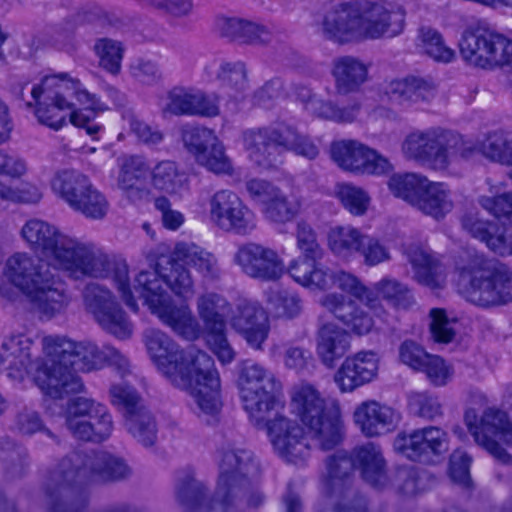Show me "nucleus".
<instances>
[{"instance_id":"55","label":"nucleus","mask_w":512,"mask_h":512,"mask_svg":"<svg viewBox=\"0 0 512 512\" xmlns=\"http://www.w3.org/2000/svg\"><path fill=\"white\" fill-rule=\"evenodd\" d=\"M196 163L217 175H231L233 164L225 152L223 143L216 138L203 154L196 159Z\"/></svg>"},{"instance_id":"54","label":"nucleus","mask_w":512,"mask_h":512,"mask_svg":"<svg viewBox=\"0 0 512 512\" xmlns=\"http://www.w3.org/2000/svg\"><path fill=\"white\" fill-rule=\"evenodd\" d=\"M489 192L491 195H482L478 198L479 205L489 214L496 218H507L512 222V191L500 193L502 187L498 184H492L487 179Z\"/></svg>"},{"instance_id":"7","label":"nucleus","mask_w":512,"mask_h":512,"mask_svg":"<svg viewBox=\"0 0 512 512\" xmlns=\"http://www.w3.org/2000/svg\"><path fill=\"white\" fill-rule=\"evenodd\" d=\"M31 96L35 101L43 97L36 109L40 123L59 130L69 115L74 126L84 128L89 136L97 139L102 126L93 123L90 115L75 110L71 99L76 98L86 111L93 114L107 110V106L95 94L90 93L78 79L67 73L45 76L40 85L33 87Z\"/></svg>"},{"instance_id":"26","label":"nucleus","mask_w":512,"mask_h":512,"mask_svg":"<svg viewBox=\"0 0 512 512\" xmlns=\"http://www.w3.org/2000/svg\"><path fill=\"white\" fill-rule=\"evenodd\" d=\"M379 359L374 351H360L347 357L334 374L341 392H352L377 376Z\"/></svg>"},{"instance_id":"11","label":"nucleus","mask_w":512,"mask_h":512,"mask_svg":"<svg viewBox=\"0 0 512 512\" xmlns=\"http://www.w3.org/2000/svg\"><path fill=\"white\" fill-rule=\"evenodd\" d=\"M237 386L244 410L255 426L264 423L275 408L281 383L263 365L245 360L238 368Z\"/></svg>"},{"instance_id":"44","label":"nucleus","mask_w":512,"mask_h":512,"mask_svg":"<svg viewBox=\"0 0 512 512\" xmlns=\"http://www.w3.org/2000/svg\"><path fill=\"white\" fill-rule=\"evenodd\" d=\"M197 313L205 331L226 326V314L230 310L227 299L216 292H205L197 298Z\"/></svg>"},{"instance_id":"16","label":"nucleus","mask_w":512,"mask_h":512,"mask_svg":"<svg viewBox=\"0 0 512 512\" xmlns=\"http://www.w3.org/2000/svg\"><path fill=\"white\" fill-rule=\"evenodd\" d=\"M65 422L71 434L84 441H105L114 429L108 408L87 397H76L68 402Z\"/></svg>"},{"instance_id":"29","label":"nucleus","mask_w":512,"mask_h":512,"mask_svg":"<svg viewBox=\"0 0 512 512\" xmlns=\"http://www.w3.org/2000/svg\"><path fill=\"white\" fill-rule=\"evenodd\" d=\"M345 456L352 462V468L358 466L361 470L363 479L375 488H384L390 482V477L387 474L386 462L379 447L373 443H367L363 446L357 447L353 451V458L348 457L346 454L338 453L330 456L329 458H336ZM352 471L351 469L349 478L350 485H352Z\"/></svg>"},{"instance_id":"17","label":"nucleus","mask_w":512,"mask_h":512,"mask_svg":"<svg viewBox=\"0 0 512 512\" xmlns=\"http://www.w3.org/2000/svg\"><path fill=\"white\" fill-rule=\"evenodd\" d=\"M208 217L221 231L250 235L257 227L255 213L232 190L221 189L208 200Z\"/></svg>"},{"instance_id":"2","label":"nucleus","mask_w":512,"mask_h":512,"mask_svg":"<svg viewBox=\"0 0 512 512\" xmlns=\"http://www.w3.org/2000/svg\"><path fill=\"white\" fill-rule=\"evenodd\" d=\"M21 236L49 267L74 280L112 278L124 303L131 310H138L129 285L128 265L124 260H117L93 243L66 234L55 225L37 218L23 225Z\"/></svg>"},{"instance_id":"33","label":"nucleus","mask_w":512,"mask_h":512,"mask_svg":"<svg viewBox=\"0 0 512 512\" xmlns=\"http://www.w3.org/2000/svg\"><path fill=\"white\" fill-rule=\"evenodd\" d=\"M455 207L453 192L444 182L428 178L417 197L413 208L436 221L444 219Z\"/></svg>"},{"instance_id":"36","label":"nucleus","mask_w":512,"mask_h":512,"mask_svg":"<svg viewBox=\"0 0 512 512\" xmlns=\"http://www.w3.org/2000/svg\"><path fill=\"white\" fill-rule=\"evenodd\" d=\"M408 261L413 268V278L420 285L431 290L441 289L445 284L442 264L428 251L411 247L407 251Z\"/></svg>"},{"instance_id":"20","label":"nucleus","mask_w":512,"mask_h":512,"mask_svg":"<svg viewBox=\"0 0 512 512\" xmlns=\"http://www.w3.org/2000/svg\"><path fill=\"white\" fill-rule=\"evenodd\" d=\"M241 141L254 165L263 170L275 168L281 162L283 123L245 129Z\"/></svg>"},{"instance_id":"60","label":"nucleus","mask_w":512,"mask_h":512,"mask_svg":"<svg viewBox=\"0 0 512 512\" xmlns=\"http://www.w3.org/2000/svg\"><path fill=\"white\" fill-rule=\"evenodd\" d=\"M79 200L80 202H78L74 211L81 213L86 218L99 220L104 218L108 212L109 202L107 198L93 184Z\"/></svg>"},{"instance_id":"49","label":"nucleus","mask_w":512,"mask_h":512,"mask_svg":"<svg viewBox=\"0 0 512 512\" xmlns=\"http://www.w3.org/2000/svg\"><path fill=\"white\" fill-rule=\"evenodd\" d=\"M301 209V201L280 188L262 208L264 217L274 223L284 224L293 220Z\"/></svg>"},{"instance_id":"39","label":"nucleus","mask_w":512,"mask_h":512,"mask_svg":"<svg viewBox=\"0 0 512 512\" xmlns=\"http://www.w3.org/2000/svg\"><path fill=\"white\" fill-rule=\"evenodd\" d=\"M217 25L223 37L241 44H263L272 38L266 26L242 18L223 17Z\"/></svg>"},{"instance_id":"24","label":"nucleus","mask_w":512,"mask_h":512,"mask_svg":"<svg viewBox=\"0 0 512 512\" xmlns=\"http://www.w3.org/2000/svg\"><path fill=\"white\" fill-rule=\"evenodd\" d=\"M229 323L250 347L256 350L263 349L270 332V321L267 312L257 301L240 300Z\"/></svg>"},{"instance_id":"48","label":"nucleus","mask_w":512,"mask_h":512,"mask_svg":"<svg viewBox=\"0 0 512 512\" xmlns=\"http://www.w3.org/2000/svg\"><path fill=\"white\" fill-rule=\"evenodd\" d=\"M363 236L352 226H336L328 232V247L335 256L347 260L359 252Z\"/></svg>"},{"instance_id":"35","label":"nucleus","mask_w":512,"mask_h":512,"mask_svg":"<svg viewBox=\"0 0 512 512\" xmlns=\"http://www.w3.org/2000/svg\"><path fill=\"white\" fill-rule=\"evenodd\" d=\"M350 346L351 337L343 328L329 323L319 329L316 351L326 367L333 368L336 362L346 355Z\"/></svg>"},{"instance_id":"30","label":"nucleus","mask_w":512,"mask_h":512,"mask_svg":"<svg viewBox=\"0 0 512 512\" xmlns=\"http://www.w3.org/2000/svg\"><path fill=\"white\" fill-rule=\"evenodd\" d=\"M162 324L175 334L186 339L195 340L200 335V325L187 304L177 305L170 296L151 310Z\"/></svg>"},{"instance_id":"61","label":"nucleus","mask_w":512,"mask_h":512,"mask_svg":"<svg viewBox=\"0 0 512 512\" xmlns=\"http://www.w3.org/2000/svg\"><path fill=\"white\" fill-rule=\"evenodd\" d=\"M267 301L277 317L294 318L301 312L300 298L286 290H271Z\"/></svg>"},{"instance_id":"32","label":"nucleus","mask_w":512,"mask_h":512,"mask_svg":"<svg viewBox=\"0 0 512 512\" xmlns=\"http://www.w3.org/2000/svg\"><path fill=\"white\" fill-rule=\"evenodd\" d=\"M386 93L390 100L402 107H420L436 97V86L423 78L407 77L389 83Z\"/></svg>"},{"instance_id":"38","label":"nucleus","mask_w":512,"mask_h":512,"mask_svg":"<svg viewBox=\"0 0 512 512\" xmlns=\"http://www.w3.org/2000/svg\"><path fill=\"white\" fill-rule=\"evenodd\" d=\"M150 178L152 187L165 194L180 196L190 188L188 174L172 160H162L150 167Z\"/></svg>"},{"instance_id":"58","label":"nucleus","mask_w":512,"mask_h":512,"mask_svg":"<svg viewBox=\"0 0 512 512\" xmlns=\"http://www.w3.org/2000/svg\"><path fill=\"white\" fill-rule=\"evenodd\" d=\"M122 119L128 125L130 132L143 144L154 146L164 140V133L157 126L141 120L131 108L122 111Z\"/></svg>"},{"instance_id":"64","label":"nucleus","mask_w":512,"mask_h":512,"mask_svg":"<svg viewBox=\"0 0 512 512\" xmlns=\"http://www.w3.org/2000/svg\"><path fill=\"white\" fill-rule=\"evenodd\" d=\"M409 406L416 416L425 420H435L443 415V407L439 397L428 392L411 394Z\"/></svg>"},{"instance_id":"14","label":"nucleus","mask_w":512,"mask_h":512,"mask_svg":"<svg viewBox=\"0 0 512 512\" xmlns=\"http://www.w3.org/2000/svg\"><path fill=\"white\" fill-rule=\"evenodd\" d=\"M463 60L481 69L512 64V40L487 26L468 27L459 42Z\"/></svg>"},{"instance_id":"34","label":"nucleus","mask_w":512,"mask_h":512,"mask_svg":"<svg viewBox=\"0 0 512 512\" xmlns=\"http://www.w3.org/2000/svg\"><path fill=\"white\" fill-rule=\"evenodd\" d=\"M169 259L165 255H158L150 259L153 270L141 271L136 279L134 289L139 293L151 311L154 305L157 306L170 294L163 287V265L168 263Z\"/></svg>"},{"instance_id":"10","label":"nucleus","mask_w":512,"mask_h":512,"mask_svg":"<svg viewBox=\"0 0 512 512\" xmlns=\"http://www.w3.org/2000/svg\"><path fill=\"white\" fill-rule=\"evenodd\" d=\"M458 272V289L467 301L480 307L512 301V273L504 265L474 255Z\"/></svg>"},{"instance_id":"59","label":"nucleus","mask_w":512,"mask_h":512,"mask_svg":"<svg viewBox=\"0 0 512 512\" xmlns=\"http://www.w3.org/2000/svg\"><path fill=\"white\" fill-rule=\"evenodd\" d=\"M181 138L185 149L196 160L208 149L217 136L206 127L185 126L182 128Z\"/></svg>"},{"instance_id":"63","label":"nucleus","mask_w":512,"mask_h":512,"mask_svg":"<svg viewBox=\"0 0 512 512\" xmlns=\"http://www.w3.org/2000/svg\"><path fill=\"white\" fill-rule=\"evenodd\" d=\"M336 194L350 213L362 215L366 212L370 198L362 188L342 183L337 185Z\"/></svg>"},{"instance_id":"62","label":"nucleus","mask_w":512,"mask_h":512,"mask_svg":"<svg viewBox=\"0 0 512 512\" xmlns=\"http://www.w3.org/2000/svg\"><path fill=\"white\" fill-rule=\"evenodd\" d=\"M297 247L302 255L297 259L320 260L324 250L318 242L316 232L310 224L299 221L296 226Z\"/></svg>"},{"instance_id":"13","label":"nucleus","mask_w":512,"mask_h":512,"mask_svg":"<svg viewBox=\"0 0 512 512\" xmlns=\"http://www.w3.org/2000/svg\"><path fill=\"white\" fill-rule=\"evenodd\" d=\"M177 499L181 505L193 510L197 507L203 512H243L245 508L257 509L265 502V496L257 485V479H251L249 487L240 495L231 492L227 497H217L204 503V486L189 472L178 478Z\"/></svg>"},{"instance_id":"18","label":"nucleus","mask_w":512,"mask_h":512,"mask_svg":"<svg viewBox=\"0 0 512 512\" xmlns=\"http://www.w3.org/2000/svg\"><path fill=\"white\" fill-rule=\"evenodd\" d=\"M259 475L260 466L253 453L229 445L222 449L216 496L227 497L231 492L240 495L249 487L251 479H258Z\"/></svg>"},{"instance_id":"21","label":"nucleus","mask_w":512,"mask_h":512,"mask_svg":"<svg viewBox=\"0 0 512 512\" xmlns=\"http://www.w3.org/2000/svg\"><path fill=\"white\" fill-rule=\"evenodd\" d=\"M233 261L246 276L260 281H277L286 270L283 259L275 249L257 242L240 245Z\"/></svg>"},{"instance_id":"28","label":"nucleus","mask_w":512,"mask_h":512,"mask_svg":"<svg viewBox=\"0 0 512 512\" xmlns=\"http://www.w3.org/2000/svg\"><path fill=\"white\" fill-rule=\"evenodd\" d=\"M320 305L357 335L369 333L373 319L354 300L339 293H328L320 299Z\"/></svg>"},{"instance_id":"27","label":"nucleus","mask_w":512,"mask_h":512,"mask_svg":"<svg viewBox=\"0 0 512 512\" xmlns=\"http://www.w3.org/2000/svg\"><path fill=\"white\" fill-rule=\"evenodd\" d=\"M204 75L236 100L244 98L249 89L246 64L239 60L213 59L205 65Z\"/></svg>"},{"instance_id":"52","label":"nucleus","mask_w":512,"mask_h":512,"mask_svg":"<svg viewBox=\"0 0 512 512\" xmlns=\"http://www.w3.org/2000/svg\"><path fill=\"white\" fill-rule=\"evenodd\" d=\"M418 41L421 50L438 62L449 63L455 57V51L445 45L442 35L432 27L422 26L418 30Z\"/></svg>"},{"instance_id":"41","label":"nucleus","mask_w":512,"mask_h":512,"mask_svg":"<svg viewBox=\"0 0 512 512\" xmlns=\"http://www.w3.org/2000/svg\"><path fill=\"white\" fill-rule=\"evenodd\" d=\"M91 184L92 182L86 175L75 170L59 171L51 180L53 192L73 210Z\"/></svg>"},{"instance_id":"47","label":"nucleus","mask_w":512,"mask_h":512,"mask_svg":"<svg viewBox=\"0 0 512 512\" xmlns=\"http://www.w3.org/2000/svg\"><path fill=\"white\" fill-rule=\"evenodd\" d=\"M370 291L374 293L378 300L376 308H370L377 312L381 308L379 297L387 301L395 308L407 309L414 304V298L411 290L397 279L385 277L373 285Z\"/></svg>"},{"instance_id":"8","label":"nucleus","mask_w":512,"mask_h":512,"mask_svg":"<svg viewBox=\"0 0 512 512\" xmlns=\"http://www.w3.org/2000/svg\"><path fill=\"white\" fill-rule=\"evenodd\" d=\"M4 273L47 317L64 311L70 303V296L60 277L52 274L49 268L43 270L28 253L17 252L10 256Z\"/></svg>"},{"instance_id":"37","label":"nucleus","mask_w":512,"mask_h":512,"mask_svg":"<svg viewBox=\"0 0 512 512\" xmlns=\"http://www.w3.org/2000/svg\"><path fill=\"white\" fill-rule=\"evenodd\" d=\"M174 260L194 268L204 280L215 281L221 276L216 256L193 243H178L174 248Z\"/></svg>"},{"instance_id":"12","label":"nucleus","mask_w":512,"mask_h":512,"mask_svg":"<svg viewBox=\"0 0 512 512\" xmlns=\"http://www.w3.org/2000/svg\"><path fill=\"white\" fill-rule=\"evenodd\" d=\"M317 261L294 259L289 263L287 272L303 287L322 291L335 287L358 299L368 308H376L378 305L376 296L356 276L343 270H331Z\"/></svg>"},{"instance_id":"6","label":"nucleus","mask_w":512,"mask_h":512,"mask_svg":"<svg viewBox=\"0 0 512 512\" xmlns=\"http://www.w3.org/2000/svg\"><path fill=\"white\" fill-rule=\"evenodd\" d=\"M43 352L48 358L37 375L41 390L52 398H62L83 388L76 371L90 372L106 364V346L100 349L90 341L74 342L64 336L49 335L42 339Z\"/></svg>"},{"instance_id":"1","label":"nucleus","mask_w":512,"mask_h":512,"mask_svg":"<svg viewBox=\"0 0 512 512\" xmlns=\"http://www.w3.org/2000/svg\"><path fill=\"white\" fill-rule=\"evenodd\" d=\"M291 409L303 427L284 415H276L256 426L266 429L274 451L286 462L302 465L311 449L332 450L345 437V425L337 401H329L310 383H301L291 392Z\"/></svg>"},{"instance_id":"15","label":"nucleus","mask_w":512,"mask_h":512,"mask_svg":"<svg viewBox=\"0 0 512 512\" xmlns=\"http://www.w3.org/2000/svg\"><path fill=\"white\" fill-rule=\"evenodd\" d=\"M352 462L345 456L328 458L322 479L323 499L317 512H366V501L350 485Z\"/></svg>"},{"instance_id":"4","label":"nucleus","mask_w":512,"mask_h":512,"mask_svg":"<svg viewBox=\"0 0 512 512\" xmlns=\"http://www.w3.org/2000/svg\"><path fill=\"white\" fill-rule=\"evenodd\" d=\"M132 473L126 461L106 451L73 452L53 472L46 492L47 506L52 512H82L86 495L73 487L87 482H114Z\"/></svg>"},{"instance_id":"53","label":"nucleus","mask_w":512,"mask_h":512,"mask_svg":"<svg viewBox=\"0 0 512 512\" xmlns=\"http://www.w3.org/2000/svg\"><path fill=\"white\" fill-rule=\"evenodd\" d=\"M93 51L98 57L99 66L112 75L121 71L124 47L120 41L110 38H99L95 41Z\"/></svg>"},{"instance_id":"9","label":"nucleus","mask_w":512,"mask_h":512,"mask_svg":"<svg viewBox=\"0 0 512 512\" xmlns=\"http://www.w3.org/2000/svg\"><path fill=\"white\" fill-rule=\"evenodd\" d=\"M405 158L435 171H446L459 160H466L474 147L460 134L440 127L417 129L404 138Z\"/></svg>"},{"instance_id":"25","label":"nucleus","mask_w":512,"mask_h":512,"mask_svg":"<svg viewBox=\"0 0 512 512\" xmlns=\"http://www.w3.org/2000/svg\"><path fill=\"white\" fill-rule=\"evenodd\" d=\"M353 421L363 435L377 437L392 432L400 421V414L387 404L366 400L355 407Z\"/></svg>"},{"instance_id":"51","label":"nucleus","mask_w":512,"mask_h":512,"mask_svg":"<svg viewBox=\"0 0 512 512\" xmlns=\"http://www.w3.org/2000/svg\"><path fill=\"white\" fill-rule=\"evenodd\" d=\"M288 151L309 160L316 159L320 153L319 146L310 136L299 132L291 125L283 123L282 154Z\"/></svg>"},{"instance_id":"57","label":"nucleus","mask_w":512,"mask_h":512,"mask_svg":"<svg viewBox=\"0 0 512 512\" xmlns=\"http://www.w3.org/2000/svg\"><path fill=\"white\" fill-rule=\"evenodd\" d=\"M109 397L111 404L122 413L123 418L145 406L136 389L126 383L112 384Z\"/></svg>"},{"instance_id":"42","label":"nucleus","mask_w":512,"mask_h":512,"mask_svg":"<svg viewBox=\"0 0 512 512\" xmlns=\"http://www.w3.org/2000/svg\"><path fill=\"white\" fill-rule=\"evenodd\" d=\"M298 97L304 103L305 109L320 118L336 122H351L359 112V105L353 104L349 107L339 108L331 101H324L318 98L307 88H302Z\"/></svg>"},{"instance_id":"22","label":"nucleus","mask_w":512,"mask_h":512,"mask_svg":"<svg viewBox=\"0 0 512 512\" xmlns=\"http://www.w3.org/2000/svg\"><path fill=\"white\" fill-rule=\"evenodd\" d=\"M331 157L343 170L382 175L392 171L390 161L356 140H340L331 144Z\"/></svg>"},{"instance_id":"50","label":"nucleus","mask_w":512,"mask_h":512,"mask_svg":"<svg viewBox=\"0 0 512 512\" xmlns=\"http://www.w3.org/2000/svg\"><path fill=\"white\" fill-rule=\"evenodd\" d=\"M427 177L418 173L394 174L388 180L390 192L412 207L419 196Z\"/></svg>"},{"instance_id":"46","label":"nucleus","mask_w":512,"mask_h":512,"mask_svg":"<svg viewBox=\"0 0 512 512\" xmlns=\"http://www.w3.org/2000/svg\"><path fill=\"white\" fill-rule=\"evenodd\" d=\"M168 263L163 265V280L171 291L183 300H190L195 294L194 280L190 271L181 261L174 260V252L167 256Z\"/></svg>"},{"instance_id":"56","label":"nucleus","mask_w":512,"mask_h":512,"mask_svg":"<svg viewBox=\"0 0 512 512\" xmlns=\"http://www.w3.org/2000/svg\"><path fill=\"white\" fill-rule=\"evenodd\" d=\"M195 88L175 86L167 92L163 113L175 116H192Z\"/></svg>"},{"instance_id":"43","label":"nucleus","mask_w":512,"mask_h":512,"mask_svg":"<svg viewBox=\"0 0 512 512\" xmlns=\"http://www.w3.org/2000/svg\"><path fill=\"white\" fill-rule=\"evenodd\" d=\"M333 75L338 92L346 94L366 81L367 67L355 57L344 56L334 61Z\"/></svg>"},{"instance_id":"45","label":"nucleus","mask_w":512,"mask_h":512,"mask_svg":"<svg viewBox=\"0 0 512 512\" xmlns=\"http://www.w3.org/2000/svg\"><path fill=\"white\" fill-rule=\"evenodd\" d=\"M126 431L144 447H151L157 440L158 424L154 414L146 407H140L123 418Z\"/></svg>"},{"instance_id":"3","label":"nucleus","mask_w":512,"mask_h":512,"mask_svg":"<svg viewBox=\"0 0 512 512\" xmlns=\"http://www.w3.org/2000/svg\"><path fill=\"white\" fill-rule=\"evenodd\" d=\"M143 342L157 371L173 387L192 397L197 416L208 424L216 421L222 401L221 379L214 359L195 346L182 349L159 329L145 330Z\"/></svg>"},{"instance_id":"23","label":"nucleus","mask_w":512,"mask_h":512,"mask_svg":"<svg viewBox=\"0 0 512 512\" xmlns=\"http://www.w3.org/2000/svg\"><path fill=\"white\" fill-rule=\"evenodd\" d=\"M393 448L412 461H427L431 455H441L448 450V434L437 426H427L411 433H398Z\"/></svg>"},{"instance_id":"40","label":"nucleus","mask_w":512,"mask_h":512,"mask_svg":"<svg viewBox=\"0 0 512 512\" xmlns=\"http://www.w3.org/2000/svg\"><path fill=\"white\" fill-rule=\"evenodd\" d=\"M32 341L23 333L6 337L0 347V365L4 370L27 372L32 370Z\"/></svg>"},{"instance_id":"5","label":"nucleus","mask_w":512,"mask_h":512,"mask_svg":"<svg viewBox=\"0 0 512 512\" xmlns=\"http://www.w3.org/2000/svg\"><path fill=\"white\" fill-rule=\"evenodd\" d=\"M405 16V9L395 2L342 3L324 15L320 32L338 44L393 38L403 32Z\"/></svg>"},{"instance_id":"19","label":"nucleus","mask_w":512,"mask_h":512,"mask_svg":"<svg viewBox=\"0 0 512 512\" xmlns=\"http://www.w3.org/2000/svg\"><path fill=\"white\" fill-rule=\"evenodd\" d=\"M83 301L85 308L105 331L121 339L131 335L132 326L110 290L97 283H89L83 289Z\"/></svg>"},{"instance_id":"31","label":"nucleus","mask_w":512,"mask_h":512,"mask_svg":"<svg viewBox=\"0 0 512 512\" xmlns=\"http://www.w3.org/2000/svg\"><path fill=\"white\" fill-rule=\"evenodd\" d=\"M117 187L132 202L142 200L146 194L145 181L150 175V166L145 157L126 155L119 159Z\"/></svg>"}]
</instances>
